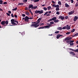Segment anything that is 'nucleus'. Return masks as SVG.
Masks as SVG:
<instances>
[{
    "mask_svg": "<svg viewBox=\"0 0 78 78\" xmlns=\"http://www.w3.org/2000/svg\"><path fill=\"white\" fill-rule=\"evenodd\" d=\"M59 22V20H55L54 21V22Z\"/></svg>",
    "mask_w": 78,
    "mask_h": 78,
    "instance_id": "nucleus-26",
    "label": "nucleus"
},
{
    "mask_svg": "<svg viewBox=\"0 0 78 78\" xmlns=\"http://www.w3.org/2000/svg\"><path fill=\"white\" fill-rule=\"evenodd\" d=\"M14 17H16V18H17V16L16 15H14Z\"/></svg>",
    "mask_w": 78,
    "mask_h": 78,
    "instance_id": "nucleus-64",
    "label": "nucleus"
},
{
    "mask_svg": "<svg viewBox=\"0 0 78 78\" xmlns=\"http://www.w3.org/2000/svg\"><path fill=\"white\" fill-rule=\"evenodd\" d=\"M42 20V18H39L37 20V21L36 22V23L35 24H33L30 25L31 27H34V26H35V25H37V24H39V23H40V20Z\"/></svg>",
    "mask_w": 78,
    "mask_h": 78,
    "instance_id": "nucleus-1",
    "label": "nucleus"
},
{
    "mask_svg": "<svg viewBox=\"0 0 78 78\" xmlns=\"http://www.w3.org/2000/svg\"><path fill=\"white\" fill-rule=\"evenodd\" d=\"M43 9L44 11H47V9L46 7H44L43 8Z\"/></svg>",
    "mask_w": 78,
    "mask_h": 78,
    "instance_id": "nucleus-37",
    "label": "nucleus"
},
{
    "mask_svg": "<svg viewBox=\"0 0 78 78\" xmlns=\"http://www.w3.org/2000/svg\"><path fill=\"white\" fill-rule=\"evenodd\" d=\"M39 24H38V25H35V26H34V27L35 28H37V27H39Z\"/></svg>",
    "mask_w": 78,
    "mask_h": 78,
    "instance_id": "nucleus-23",
    "label": "nucleus"
},
{
    "mask_svg": "<svg viewBox=\"0 0 78 78\" xmlns=\"http://www.w3.org/2000/svg\"><path fill=\"white\" fill-rule=\"evenodd\" d=\"M56 37H57V39H59V38L60 37H59V35H57Z\"/></svg>",
    "mask_w": 78,
    "mask_h": 78,
    "instance_id": "nucleus-50",
    "label": "nucleus"
},
{
    "mask_svg": "<svg viewBox=\"0 0 78 78\" xmlns=\"http://www.w3.org/2000/svg\"><path fill=\"white\" fill-rule=\"evenodd\" d=\"M74 51H75V52H78V48L77 49L74 50Z\"/></svg>",
    "mask_w": 78,
    "mask_h": 78,
    "instance_id": "nucleus-38",
    "label": "nucleus"
},
{
    "mask_svg": "<svg viewBox=\"0 0 78 78\" xmlns=\"http://www.w3.org/2000/svg\"><path fill=\"white\" fill-rule=\"evenodd\" d=\"M78 5V1L76 3V4L75 5V6L76 7H77Z\"/></svg>",
    "mask_w": 78,
    "mask_h": 78,
    "instance_id": "nucleus-29",
    "label": "nucleus"
},
{
    "mask_svg": "<svg viewBox=\"0 0 78 78\" xmlns=\"http://www.w3.org/2000/svg\"><path fill=\"white\" fill-rule=\"evenodd\" d=\"M74 42V41H72V40H71L70 41V43H72V42Z\"/></svg>",
    "mask_w": 78,
    "mask_h": 78,
    "instance_id": "nucleus-55",
    "label": "nucleus"
},
{
    "mask_svg": "<svg viewBox=\"0 0 78 78\" xmlns=\"http://www.w3.org/2000/svg\"><path fill=\"white\" fill-rule=\"evenodd\" d=\"M50 24H54V22L52 21L50 23Z\"/></svg>",
    "mask_w": 78,
    "mask_h": 78,
    "instance_id": "nucleus-42",
    "label": "nucleus"
},
{
    "mask_svg": "<svg viewBox=\"0 0 78 78\" xmlns=\"http://www.w3.org/2000/svg\"><path fill=\"white\" fill-rule=\"evenodd\" d=\"M22 16H23V17H25L26 15H25V14H22Z\"/></svg>",
    "mask_w": 78,
    "mask_h": 78,
    "instance_id": "nucleus-53",
    "label": "nucleus"
},
{
    "mask_svg": "<svg viewBox=\"0 0 78 78\" xmlns=\"http://www.w3.org/2000/svg\"><path fill=\"white\" fill-rule=\"evenodd\" d=\"M8 12H9V14H11V11H9Z\"/></svg>",
    "mask_w": 78,
    "mask_h": 78,
    "instance_id": "nucleus-63",
    "label": "nucleus"
},
{
    "mask_svg": "<svg viewBox=\"0 0 78 78\" xmlns=\"http://www.w3.org/2000/svg\"><path fill=\"white\" fill-rule=\"evenodd\" d=\"M56 14H58V15H59V14H60V13L58 11V12H57Z\"/></svg>",
    "mask_w": 78,
    "mask_h": 78,
    "instance_id": "nucleus-40",
    "label": "nucleus"
},
{
    "mask_svg": "<svg viewBox=\"0 0 78 78\" xmlns=\"http://www.w3.org/2000/svg\"><path fill=\"white\" fill-rule=\"evenodd\" d=\"M47 8L48 11H49V10H50V9H51V6H49L47 7Z\"/></svg>",
    "mask_w": 78,
    "mask_h": 78,
    "instance_id": "nucleus-14",
    "label": "nucleus"
},
{
    "mask_svg": "<svg viewBox=\"0 0 78 78\" xmlns=\"http://www.w3.org/2000/svg\"><path fill=\"white\" fill-rule=\"evenodd\" d=\"M69 42H70V41L68 40L66 41V43L67 44H68V43H69Z\"/></svg>",
    "mask_w": 78,
    "mask_h": 78,
    "instance_id": "nucleus-54",
    "label": "nucleus"
},
{
    "mask_svg": "<svg viewBox=\"0 0 78 78\" xmlns=\"http://www.w3.org/2000/svg\"><path fill=\"white\" fill-rule=\"evenodd\" d=\"M74 12H75V11L74 10L71 11L68 13V15H72V14H73V13H74Z\"/></svg>",
    "mask_w": 78,
    "mask_h": 78,
    "instance_id": "nucleus-4",
    "label": "nucleus"
},
{
    "mask_svg": "<svg viewBox=\"0 0 78 78\" xmlns=\"http://www.w3.org/2000/svg\"><path fill=\"white\" fill-rule=\"evenodd\" d=\"M44 28H49L50 27H49L48 26H46L44 27Z\"/></svg>",
    "mask_w": 78,
    "mask_h": 78,
    "instance_id": "nucleus-20",
    "label": "nucleus"
},
{
    "mask_svg": "<svg viewBox=\"0 0 78 78\" xmlns=\"http://www.w3.org/2000/svg\"><path fill=\"white\" fill-rule=\"evenodd\" d=\"M39 25H40V26H41V25H44V23H41L39 24Z\"/></svg>",
    "mask_w": 78,
    "mask_h": 78,
    "instance_id": "nucleus-31",
    "label": "nucleus"
},
{
    "mask_svg": "<svg viewBox=\"0 0 78 78\" xmlns=\"http://www.w3.org/2000/svg\"><path fill=\"white\" fill-rule=\"evenodd\" d=\"M56 8H59V5H56Z\"/></svg>",
    "mask_w": 78,
    "mask_h": 78,
    "instance_id": "nucleus-45",
    "label": "nucleus"
},
{
    "mask_svg": "<svg viewBox=\"0 0 78 78\" xmlns=\"http://www.w3.org/2000/svg\"><path fill=\"white\" fill-rule=\"evenodd\" d=\"M75 31V30L74 29H73L71 31V33H73V32H74V31Z\"/></svg>",
    "mask_w": 78,
    "mask_h": 78,
    "instance_id": "nucleus-28",
    "label": "nucleus"
},
{
    "mask_svg": "<svg viewBox=\"0 0 78 78\" xmlns=\"http://www.w3.org/2000/svg\"><path fill=\"white\" fill-rule=\"evenodd\" d=\"M35 14H38V13L39 14V10H36L35 12Z\"/></svg>",
    "mask_w": 78,
    "mask_h": 78,
    "instance_id": "nucleus-13",
    "label": "nucleus"
},
{
    "mask_svg": "<svg viewBox=\"0 0 78 78\" xmlns=\"http://www.w3.org/2000/svg\"><path fill=\"white\" fill-rule=\"evenodd\" d=\"M17 8L16 7L15 8L13 9H12V11H16V10H17Z\"/></svg>",
    "mask_w": 78,
    "mask_h": 78,
    "instance_id": "nucleus-24",
    "label": "nucleus"
},
{
    "mask_svg": "<svg viewBox=\"0 0 78 78\" xmlns=\"http://www.w3.org/2000/svg\"><path fill=\"white\" fill-rule=\"evenodd\" d=\"M37 8V6H33V8H32V9H36Z\"/></svg>",
    "mask_w": 78,
    "mask_h": 78,
    "instance_id": "nucleus-17",
    "label": "nucleus"
},
{
    "mask_svg": "<svg viewBox=\"0 0 78 78\" xmlns=\"http://www.w3.org/2000/svg\"><path fill=\"white\" fill-rule=\"evenodd\" d=\"M3 1L2 0H0V5H2V4H3Z\"/></svg>",
    "mask_w": 78,
    "mask_h": 78,
    "instance_id": "nucleus-34",
    "label": "nucleus"
},
{
    "mask_svg": "<svg viewBox=\"0 0 78 78\" xmlns=\"http://www.w3.org/2000/svg\"><path fill=\"white\" fill-rule=\"evenodd\" d=\"M62 29H63V30H65V29H66V26H65L63 27Z\"/></svg>",
    "mask_w": 78,
    "mask_h": 78,
    "instance_id": "nucleus-39",
    "label": "nucleus"
},
{
    "mask_svg": "<svg viewBox=\"0 0 78 78\" xmlns=\"http://www.w3.org/2000/svg\"><path fill=\"white\" fill-rule=\"evenodd\" d=\"M65 5V7H66V8H69V5H68V4H67V3H66Z\"/></svg>",
    "mask_w": 78,
    "mask_h": 78,
    "instance_id": "nucleus-11",
    "label": "nucleus"
},
{
    "mask_svg": "<svg viewBox=\"0 0 78 78\" xmlns=\"http://www.w3.org/2000/svg\"><path fill=\"white\" fill-rule=\"evenodd\" d=\"M25 13L26 14H27V15H30V13H28V12H26Z\"/></svg>",
    "mask_w": 78,
    "mask_h": 78,
    "instance_id": "nucleus-41",
    "label": "nucleus"
},
{
    "mask_svg": "<svg viewBox=\"0 0 78 78\" xmlns=\"http://www.w3.org/2000/svg\"><path fill=\"white\" fill-rule=\"evenodd\" d=\"M1 23L2 25H5V21H2Z\"/></svg>",
    "mask_w": 78,
    "mask_h": 78,
    "instance_id": "nucleus-9",
    "label": "nucleus"
},
{
    "mask_svg": "<svg viewBox=\"0 0 78 78\" xmlns=\"http://www.w3.org/2000/svg\"><path fill=\"white\" fill-rule=\"evenodd\" d=\"M28 0H24L23 1V2H27Z\"/></svg>",
    "mask_w": 78,
    "mask_h": 78,
    "instance_id": "nucleus-62",
    "label": "nucleus"
},
{
    "mask_svg": "<svg viewBox=\"0 0 78 78\" xmlns=\"http://www.w3.org/2000/svg\"><path fill=\"white\" fill-rule=\"evenodd\" d=\"M70 54H71V55H73V56L75 55V53H74L73 52L71 51L69 52Z\"/></svg>",
    "mask_w": 78,
    "mask_h": 78,
    "instance_id": "nucleus-8",
    "label": "nucleus"
},
{
    "mask_svg": "<svg viewBox=\"0 0 78 78\" xmlns=\"http://www.w3.org/2000/svg\"><path fill=\"white\" fill-rule=\"evenodd\" d=\"M62 29V28L61 27H58V28H57V29L58 30H61Z\"/></svg>",
    "mask_w": 78,
    "mask_h": 78,
    "instance_id": "nucleus-18",
    "label": "nucleus"
},
{
    "mask_svg": "<svg viewBox=\"0 0 78 78\" xmlns=\"http://www.w3.org/2000/svg\"><path fill=\"white\" fill-rule=\"evenodd\" d=\"M67 39L66 38L65 39L63 40V42H64V41H67Z\"/></svg>",
    "mask_w": 78,
    "mask_h": 78,
    "instance_id": "nucleus-57",
    "label": "nucleus"
},
{
    "mask_svg": "<svg viewBox=\"0 0 78 78\" xmlns=\"http://www.w3.org/2000/svg\"><path fill=\"white\" fill-rule=\"evenodd\" d=\"M31 2H37L38 1L37 0H31Z\"/></svg>",
    "mask_w": 78,
    "mask_h": 78,
    "instance_id": "nucleus-19",
    "label": "nucleus"
},
{
    "mask_svg": "<svg viewBox=\"0 0 78 78\" xmlns=\"http://www.w3.org/2000/svg\"><path fill=\"white\" fill-rule=\"evenodd\" d=\"M7 2H3V4L4 5H5V4H7Z\"/></svg>",
    "mask_w": 78,
    "mask_h": 78,
    "instance_id": "nucleus-60",
    "label": "nucleus"
},
{
    "mask_svg": "<svg viewBox=\"0 0 78 78\" xmlns=\"http://www.w3.org/2000/svg\"><path fill=\"white\" fill-rule=\"evenodd\" d=\"M29 20V17L27 16H26L25 17V20H24L25 22H29V20Z\"/></svg>",
    "mask_w": 78,
    "mask_h": 78,
    "instance_id": "nucleus-2",
    "label": "nucleus"
},
{
    "mask_svg": "<svg viewBox=\"0 0 78 78\" xmlns=\"http://www.w3.org/2000/svg\"><path fill=\"white\" fill-rule=\"evenodd\" d=\"M69 50H72V51H74V50H73V49H72L71 48H69Z\"/></svg>",
    "mask_w": 78,
    "mask_h": 78,
    "instance_id": "nucleus-47",
    "label": "nucleus"
},
{
    "mask_svg": "<svg viewBox=\"0 0 78 78\" xmlns=\"http://www.w3.org/2000/svg\"><path fill=\"white\" fill-rule=\"evenodd\" d=\"M52 6H53V7H55V8H56V5L55 4H53Z\"/></svg>",
    "mask_w": 78,
    "mask_h": 78,
    "instance_id": "nucleus-48",
    "label": "nucleus"
},
{
    "mask_svg": "<svg viewBox=\"0 0 78 78\" xmlns=\"http://www.w3.org/2000/svg\"><path fill=\"white\" fill-rule=\"evenodd\" d=\"M67 39L66 38L65 39L63 40V42H64V41H67Z\"/></svg>",
    "mask_w": 78,
    "mask_h": 78,
    "instance_id": "nucleus-56",
    "label": "nucleus"
},
{
    "mask_svg": "<svg viewBox=\"0 0 78 78\" xmlns=\"http://www.w3.org/2000/svg\"><path fill=\"white\" fill-rule=\"evenodd\" d=\"M59 31H56L55 32V34H58V33H59Z\"/></svg>",
    "mask_w": 78,
    "mask_h": 78,
    "instance_id": "nucleus-49",
    "label": "nucleus"
},
{
    "mask_svg": "<svg viewBox=\"0 0 78 78\" xmlns=\"http://www.w3.org/2000/svg\"><path fill=\"white\" fill-rule=\"evenodd\" d=\"M29 9H30V8H32L33 9V5L30 4L29 5Z\"/></svg>",
    "mask_w": 78,
    "mask_h": 78,
    "instance_id": "nucleus-7",
    "label": "nucleus"
},
{
    "mask_svg": "<svg viewBox=\"0 0 78 78\" xmlns=\"http://www.w3.org/2000/svg\"><path fill=\"white\" fill-rule=\"evenodd\" d=\"M78 35V33H77L76 34H74L73 37H75V36H77Z\"/></svg>",
    "mask_w": 78,
    "mask_h": 78,
    "instance_id": "nucleus-22",
    "label": "nucleus"
},
{
    "mask_svg": "<svg viewBox=\"0 0 78 78\" xmlns=\"http://www.w3.org/2000/svg\"><path fill=\"white\" fill-rule=\"evenodd\" d=\"M71 32H67L66 33V34H70Z\"/></svg>",
    "mask_w": 78,
    "mask_h": 78,
    "instance_id": "nucleus-43",
    "label": "nucleus"
},
{
    "mask_svg": "<svg viewBox=\"0 0 78 78\" xmlns=\"http://www.w3.org/2000/svg\"><path fill=\"white\" fill-rule=\"evenodd\" d=\"M70 1L72 3H73L74 2L73 0H70Z\"/></svg>",
    "mask_w": 78,
    "mask_h": 78,
    "instance_id": "nucleus-61",
    "label": "nucleus"
},
{
    "mask_svg": "<svg viewBox=\"0 0 78 78\" xmlns=\"http://www.w3.org/2000/svg\"><path fill=\"white\" fill-rule=\"evenodd\" d=\"M48 12H46L45 14L44 15V16H45V15H46V14H48Z\"/></svg>",
    "mask_w": 78,
    "mask_h": 78,
    "instance_id": "nucleus-46",
    "label": "nucleus"
},
{
    "mask_svg": "<svg viewBox=\"0 0 78 78\" xmlns=\"http://www.w3.org/2000/svg\"><path fill=\"white\" fill-rule=\"evenodd\" d=\"M14 19H12L11 20V22H14Z\"/></svg>",
    "mask_w": 78,
    "mask_h": 78,
    "instance_id": "nucleus-32",
    "label": "nucleus"
},
{
    "mask_svg": "<svg viewBox=\"0 0 78 78\" xmlns=\"http://www.w3.org/2000/svg\"><path fill=\"white\" fill-rule=\"evenodd\" d=\"M70 45L71 46H73V45L74 44H73V43H70Z\"/></svg>",
    "mask_w": 78,
    "mask_h": 78,
    "instance_id": "nucleus-44",
    "label": "nucleus"
},
{
    "mask_svg": "<svg viewBox=\"0 0 78 78\" xmlns=\"http://www.w3.org/2000/svg\"><path fill=\"white\" fill-rule=\"evenodd\" d=\"M68 18L69 17H68V16H66L65 17V18L66 19H68Z\"/></svg>",
    "mask_w": 78,
    "mask_h": 78,
    "instance_id": "nucleus-52",
    "label": "nucleus"
},
{
    "mask_svg": "<svg viewBox=\"0 0 78 78\" xmlns=\"http://www.w3.org/2000/svg\"><path fill=\"white\" fill-rule=\"evenodd\" d=\"M59 7H57L55 9L56 11H59Z\"/></svg>",
    "mask_w": 78,
    "mask_h": 78,
    "instance_id": "nucleus-27",
    "label": "nucleus"
},
{
    "mask_svg": "<svg viewBox=\"0 0 78 78\" xmlns=\"http://www.w3.org/2000/svg\"><path fill=\"white\" fill-rule=\"evenodd\" d=\"M66 30H69L70 29V26L67 25L66 26Z\"/></svg>",
    "mask_w": 78,
    "mask_h": 78,
    "instance_id": "nucleus-5",
    "label": "nucleus"
},
{
    "mask_svg": "<svg viewBox=\"0 0 78 78\" xmlns=\"http://www.w3.org/2000/svg\"><path fill=\"white\" fill-rule=\"evenodd\" d=\"M53 20H52V18H51V19H50V20H48V22H51V21H52Z\"/></svg>",
    "mask_w": 78,
    "mask_h": 78,
    "instance_id": "nucleus-35",
    "label": "nucleus"
},
{
    "mask_svg": "<svg viewBox=\"0 0 78 78\" xmlns=\"http://www.w3.org/2000/svg\"><path fill=\"white\" fill-rule=\"evenodd\" d=\"M51 2H52V3H54V4H55V2L54 1H52Z\"/></svg>",
    "mask_w": 78,
    "mask_h": 78,
    "instance_id": "nucleus-59",
    "label": "nucleus"
},
{
    "mask_svg": "<svg viewBox=\"0 0 78 78\" xmlns=\"http://www.w3.org/2000/svg\"><path fill=\"white\" fill-rule=\"evenodd\" d=\"M78 19V16H75L73 19V21H74V22H75V21H76V20H77Z\"/></svg>",
    "mask_w": 78,
    "mask_h": 78,
    "instance_id": "nucleus-3",
    "label": "nucleus"
},
{
    "mask_svg": "<svg viewBox=\"0 0 78 78\" xmlns=\"http://www.w3.org/2000/svg\"><path fill=\"white\" fill-rule=\"evenodd\" d=\"M7 15L8 16H10V14L9 13H6Z\"/></svg>",
    "mask_w": 78,
    "mask_h": 78,
    "instance_id": "nucleus-51",
    "label": "nucleus"
},
{
    "mask_svg": "<svg viewBox=\"0 0 78 78\" xmlns=\"http://www.w3.org/2000/svg\"><path fill=\"white\" fill-rule=\"evenodd\" d=\"M11 17H14V15H13V13H12L11 14Z\"/></svg>",
    "mask_w": 78,
    "mask_h": 78,
    "instance_id": "nucleus-58",
    "label": "nucleus"
},
{
    "mask_svg": "<svg viewBox=\"0 0 78 78\" xmlns=\"http://www.w3.org/2000/svg\"><path fill=\"white\" fill-rule=\"evenodd\" d=\"M11 23L12 25H17V24L15 23H14V22H11Z\"/></svg>",
    "mask_w": 78,
    "mask_h": 78,
    "instance_id": "nucleus-25",
    "label": "nucleus"
},
{
    "mask_svg": "<svg viewBox=\"0 0 78 78\" xmlns=\"http://www.w3.org/2000/svg\"><path fill=\"white\" fill-rule=\"evenodd\" d=\"M52 20H56V17H54L52 18Z\"/></svg>",
    "mask_w": 78,
    "mask_h": 78,
    "instance_id": "nucleus-15",
    "label": "nucleus"
},
{
    "mask_svg": "<svg viewBox=\"0 0 78 78\" xmlns=\"http://www.w3.org/2000/svg\"><path fill=\"white\" fill-rule=\"evenodd\" d=\"M44 27H39L38 28V29H44Z\"/></svg>",
    "mask_w": 78,
    "mask_h": 78,
    "instance_id": "nucleus-36",
    "label": "nucleus"
},
{
    "mask_svg": "<svg viewBox=\"0 0 78 78\" xmlns=\"http://www.w3.org/2000/svg\"><path fill=\"white\" fill-rule=\"evenodd\" d=\"M58 5H61V2L60 1H59L58 2Z\"/></svg>",
    "mask_w": 78,
    "mask_h": 78,
    "instance_id": "nucleus-33",
    "label": "nucleus"
},
{
    "mask_svg": "<svg viewBox=\"0 0 78 78\" xmlns=\"http://www.w3.org/2000/svg\"><path fill=\"white\" fill-rule=\"evenodd\" d=\"M44 12V10H39V14H42Z\"/></svg>",
    "mask_w": 78,
    "mask_h": 78,
    "instance_id": "nucleus-10",
    "label": "nucleus"
},
{
    "mask_svg": "<svg viewBox=\"0 0 78 78\" xmlns=\"http://www.w3.org/2000/svg\"><path fill=\"white\" fill-rule=\"evenodd\" d=\"M44 28H49L50 27H49L48 26H46L44 27Z\"/></svg>",
    "mask_w": 78,
    "mask_h": 78,
    "instance_id": "nucleus-21",
    "label": "nucleus"
},
{
    "mask_svg": "<svg viewBox=\"0 0 78 78\" xmlns=\"http://www.w3.org/2000/svg\"><path fill=\"white\" fill-rule=\"evenodd\" d=\"M5 24L6 25H8V22H9V21H8V20H7L6 21H5Z\"/></svg>",
    "mask_w": 78,
    "mask_h": 78,
    "instance_id": "nucleus-16",
    "label": "nucleus"
},
{
    "mask_svg": "<svg viewBox=\"0 0 78 78\" xmlns=\"http://www.w3.org/2000/svg\"><path fill=\"white\" fill-rule=\"evenodd\" d=\"M58 18L59 19H60L61 20H64V17L62 16H59Z\"/></svg>",
    "mask_w": 78,
    "mask_h": 78,
    "instance_id": "nucleus-6",
    "label": "nucleus"
},
{
    "mask_svg": "<svg viewBox=\"0 0 78 78\" xmlns=\"http://www.w3.org/2000/svg\"><path fill=\"white\" fill-rule=\"evenodd\" d=\"M23 5V3L21 2L19 3L18 5Z\"/></svg>",
    "mask_w": 78,
    "mask_h": 78,
    "instance_id": "nucleus-30",
    "label": "nucleus"
},
{
    "mask_svg": "<svg viewBox=\"0 0 78 78\" xmlns=\"http://www.w3.org/2000/svg\"><path fill=\"white\" fill-rule=\"evenodd\" d=\"M66 38L67 40H70V39H72V37H67Z\"/></svg>",
    "mask_w": 78,
    "mask_h": 78,
    "instance_id": "nucleus-12",
    "label": "nucleus"
}]
</instances>
